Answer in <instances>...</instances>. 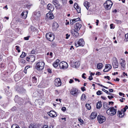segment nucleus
I'll return each instance as SVG.
<instances>
[{
    "instance_id": "20",
    "label": "nucleus",
    "mask_w": 128,
    "mask_h": 128,
    "mask_svg": "<svg viewBox=\"0 0 128 128\" xmlns=\"http://www.w3.org/2000/svg\"><path fill=\"white\" fill-rule=\"evenodd\" d=\"M82 25L81 24L78 22H77L75 25L74 28L77 31L79 30L81 28Z\"/></svg>"
},
{
    "instance_id": "36",
    "label": "nucleus",
    "mask_w": 128,
    "mask_h": 128,
    "mask_svg": "<svg viewBox=\"0 0 128 128\" xmlns=\"http://www.w3.org/2000/svg\"><path fill=\"white\" fill-rule=\"evenodd\" d=\"M19 62L22 64H24L25 63L26 61L23 59L19 58Z\"/></svg>"
},
{
    "instance_id": "19",
    "label": "nucleus",
    "mask_w": 128,
    "mask_h": 128,
    "mask_svg": "<svg viewBox=\"0 0 128 128\" xmlns=\"http://www.w3.org/2000/svg\"><path fill=\"white\" fill-rule=\"evenodd\" d=\"M118 114L119 117L122 118L124 116V112L123 111V109H122L121 111H118Z\"/></svg>"
},
{
    "instance_id": "45",
    "label": "nucleus",
    "mask_w": 128,
    "mask_h": 128,
    "mask_svg": "<svg viewBox=\"0 0 128 128\" xmlns=\"http://www.w3.org/2000/svg\"><path fill=\"white\" fill-rule=\"evenodd\" d=\"M20 100H21V102H20V101L19 102H18V103L20 105H21L22 104L23 102L22 99L21 98H20Z\"/></svg>"
},
{
    "instance_id": "52",
    "label": "nucleus",
    "mask_w": 128,
    "mask_h": 128,
    "mask_svg": "<svg viewBox=\"0 0 128 128\" xmlns=\"http://www.w3.org/2000/svg\"><path fill=\"white\" fill-rule=\"evenodd\" d=\"M78 4L76 3H75L74 4V6L75 8H76L77 7L78 8Z\"/></svg>"
},
{
    "instance_id": "2",
    "label": "nucleus",
    "mask_w": 128,
    "mask_h": 128,
    "mask_svg": "<svg viewBox=\"0 0 128 128\" xmlns=\"http://www.w3.org/2000/svg\"><path fill=\"white\" fill-rule=\"evenodd\" d=\"M113 4V3L110 0H107L104 4V6L106 9L109 10L110 9Z\"/></svg>"
},
{
    "instance_id": "60",
    "label": "nucleus",
    "mask_w": 128,
    "mask_h": 128,
    "mask_svg": "<svg viewBox=\"0 0 128 128\" xmlns=\"http://www.w3.org/2000/svg\"><path fill=\"white\" fill-rule=\"evenodd\" d=\"M109 70H108V69H106V68H105V69L104 70L103 72H108Z\"/></svg>"
},
{
    "instance_id": "4",
    "label": "nucleus",
    "mask_w": 128,
    "mask_h": 128,
    "mask_svg": "<svg viewBox=\"0 0 128 128\" xmlns=\"http://www.w3.org/2000/svg\"><path fill=\"white\" fill-rule=\"evenodd\" d=\"M23 72H18L14 76L15 81H17L20 79L24 76Z\"/></svg>"
},
{
    "instance_id": "14",
    "label": "nucleus",
    "mask_w": 128,
    "mask_h": 128,
    "mask_svg": "<svg viewBox=\"0 0 128 128\" xmlns=\"http://www.w3.org/2000/svg\"><path fill=\"white\" fill-rule=\"evenodd\" d=\"M125 61L124 60L122 59H121L120 60V64L121 66L122 69L124 70L125 69Z\"/></svg>"
},
{
    "instance_id": "18",
    "label": "nucleus",
    "mask_w": 128,
    "mask_h": 128,
    "mask_svg": "<svg viewBox=\"0 0 128 128\" xmlns=\"http://www.w3.org/2000/svg\"><path fill=\"white\" fill-rule=\"evenodd\" d=\"M46 16L47 18L50 19H52L54 17V15L51 12H49L46 14Z\"/></svg>"
},
{
    "instance_id": "47",
    "label": "nucleus",
    "mask_w": 128,
    "mask_h": 128,
    "mask_svg": "<svg viewBox=\"0 0 128 128\" xmlns=\"http://www.w3.org/2000/svg\"><path fill=\"white\" fill-rule=\"evenodd\" d=\"M128 107L127 106H126L124 108V110H123V111H124V112H125L126 111V110L128 109Z\"/></svg>"
},
{
    "instance_id": "13",
    "label": "nucleus",
    "mask_w": 128,
    "mask_h": 128,
    "mask_svg": "<svg viewBox=\"0 0 128 128\" xmlns=\"http://www.w3.org/2000/svg\"><path fill=\"white\" fill-rule=\"evenodd\" d=\"M62 82L59 78L56 79L54 81V84L55 86H59L61 85Z\"/></svg>"
},
{
    "instance_id": "48",
    "label": "nucleus",
    "mask_w": 128,
    "mask_h": 128,
    "mask_svg": "<svg viewBox=\"0 0 128 128\" xmlns=\"http://www.w3.org/2000/svg\"><path fill=\"white\" fill-rule=\"evenodd\" d=\"M64 112L66 110V107H63L61 109Z\"/></svg>"
},
{
    "instance_id": "39",
    "label": "nucleus",
    "mask_w": 128,
    "mask_h": 128,
    "mask_svg": "<svg viewBox=\"0 0 128 128\" xmlns=\"http://www.w3.org/2000/svg\"><path fill=\"white\" fill-rule=\"evenodd\" d=\"M78 120L79 121V122L81 123L80 124L81 125L82 124H84V122L83 121V120L80 118H78Z\"/></svg>"
},
{
    "instance_id": "42",
    "label": "nucleus",
    "mask_w": 128,
    "mask_h": 128,
    "mask_svg": "<svg viewBox=\"0 0 128 128\" xmlns=\"http://www.w3.org/2000/svg\"><path fill=\"white\" fill-rule=\"evenodd\" d=\"M104 108L106 110L108 109L109 108L108 104H104Z\"/></svg>"
},
{
    "instance_id": "33",
    "label": "nucleus",
    "mask_w": 128,
    "mask_h": 128,
    "mask_svg": "<svg viewBox=\"0 0 128 128\" xmlns=\"http://www.w3.org/2000/svg\"><path fill=\"white\" fill-rule=\"evenodd\" d=\"M86 98V97L85 94H82L81 97V99L82 100H85Z\"/></svg>"
},
{
    "instance_id": "38",
    "label": "nucleus",
    "mask_w": 128,
    "mask_h": 128,
    "mask_svg": "<svg viewBox=\"0 0 128 128\" xmlns=\"http://www.w3.org/2000/svg\"><path fill=\"white\" fill-rule=\"evenodd\" d=\"M102 91H104L107 94L109 95H111L112 94L110 92H109L108 90H106L104 88H102Z\"/></svg>"
},
{
    "instance_id": "44",
    "label": "nucleus",
    "mask_w": 128,
    "mask_h": 128,
    "mask_svg": "<svg viewBox=\"0 0 128 128\" xmlns=\"http://www.w3.org/2000/svg\"><path fill=\"white\" fill-rule=\"evenodd\" d=\"M62 4L64 5H65L67 2V0H62Z\"/></svg>"
},
{
    "instance_id": "35",
    "label": "nucleus",
    "mask_w": 128,
    "mask_h": 128,
    "mask_svg": "<svg viewBox=\"0 0 128 128\" xmlns=\"http://www.w3.org/2000/svg\"><path fill=\"white\" fill-rule=\"evenodd\" d=\"M11 128H20L19 126L16 124H13L11 127Z\"/></svg>"
},
{
    "instance_id": "28",
    "label": "nucleus",
    "mask_w": 128,
    "mask_h": 128,
    "mask_svg": "<svg viewBox=\"0 0 128 128\" xmlns=\"http://www.w3.org/2000/svg\"><path fill=\"white\" fill-rule=\"evenodd\" d=\"M102 102H98L97 104L96 107L98 109H100L102 106Z\"/></svg>"
},
{
    "instance_id": "10",
    "label": "nucleus",
    "mask_w": 128,
    "mask_h": 128,
    "mask_svg": "<svg viewBox=\"0 0 128 128\" xmlns=\"http://www.w3.org/2000/svg\"><path fill=\"white\" fill-rule=\"evenodd\" d=\"M52 3L55 6L56 8L57 9H60L62 7V6L60 5V4L57 0H53L52 1Z\"/></svg>"
},
{
    "instance_id": "40",
    "label": "nucleus",
    "mask_w": 128,
    "mask_h": 128,
    "mask_svg": "<svg viewBox=\"0 0 128 128\" xmlns=\"http://www.w3.org/2000/svg\"><path fill=\"white\" fill-rule=\"evenodd\" d=\"M75 9L76 10L78 13H79L80 12V8L79 6H78V8L77 7Z\"/></svg>"
},
{
    "instance_id": "31",
    "label": "nucleus",
    "mask_w": 128,
    "mask_h": 128,
    "mask_svg": "<svg viewBox=\"0 0 128 128\" xmlns=\"http://www.w3.org/2000/svg\"><path fill=\"white\" fill-rule=\"evenodd\" d=\"M33 58L34 59V60L33 61V62L34 61L35 59V58H34V57H32V58L31 57H30V58L27 57L26 58V60L28 61H30V62L31 61L32 62V61H30V60L31 59V58Z\"/></svg>"
},
{
    "instance_id": "58",
    "label": "nucleus",
    "mask_w": 128,
    "mask_h": 128,
    "mask_svg": "<svg viewBox=\"0 0 128 128\" xmlns=\"http://www.w3.org/2000/svg\"><path fill=\"white\" fill-rule=\"evenodd\" d=\"M110 28H111V29L114 28V25L113 24H110Z\"/></svg>"
},
{
    "instance_id": "54",
    "label": "nucleus",
    "mask_w": 128,
    "mask_h": 128,
    "mask_svg": "<svg viewBox=\"0 0 128 128\" xmlns=\"http://www.w3.org/2000/svg\"><path fill=\"white\" fill-rule=\"evenodd\" d=\"M125 38L127 41H128V33L127 34H125Z\"/></svg>"
},
{
    "instance_id": "43",
    "label": "nucleus",
    "mask_w": 128,
    "mask_h": 128,
    "mask_svg": "<svg viewBox=\"0 0 128 128\" xmlns=\"http://www.w3.org/2000/svg\"><path fill=\"white\" fill-rule=\"evenodd\" d=\"M74 22H76L79 21L80 20V18H74L73 19Z\"/></svg>"
},
{
    "instance_id": "29",
    "label": "nucleus",
    "mask_w": 128,
    "mask_h": 128,
    "mask_svg": "<svg viewBox=\"0 0 128 128\" xmlns=\"http://www.w3.org/2000/svg\"><path fill=\"white\" fill-rule=\"evenodd\" d=\"M112 68V66L110 64H106V65L105 68L106 69H108V70H110Z\"/></svg>"
},
{
    "instance_id": "30",
    "label": "nucleus",
    "mask_w": 128,
    "mask_h": 128,
    "mask_svg": "<svg viewBox=\"0 0 128 128\" xmlns=\"http://www.w3.org/2000/svg\"><path fill=\"white\" fill-rule=\"evenodd\" d=\"M102 63H98L97 66V68L98 69H101L102 66Z\"/></svg>"
},
{
    "instance_id": "9",
    "label": "nucleus",
    "mask_w": 128,
    "mask_h": 128,
    "mask_svg": "<svg viewBox=\"0 0 128 128\" xmlns=\"http://www.w3.org/2000/svg\"><path fill=\"white\" fill-rule=\"evenodd\" d=\"M97 119L99 122L102 124L105 121L106 118L104 116L98 115L97 116Z\"/></svg>"
},
{
    "instance_id": "64",
    "label": "nucleus",
    "mask_w": 128,
    "mask_h": 128,
    "mask_svg": "<svg viewBox=\"0 0 128 128\" xmlns=\"http://www.w3.org/2000/svg\"><path fill=\"white\" fill-rule=\"evenodd\" d=\"M42 128H48V126L47 125H45L42 127Z\"/></svg>"
},
{
    "instance_id": "41",
    "label": "nucleus",
    "mask_w": 128,
    "mask_h": 128,
    "mask_svg": "<svg viewBox=\"0 0 128 128\" xmlns=\"http://www.w3.org/2000/svg\"><path fill=\"white\" fill-rule=\"evenodd\" d=\"M16 49L18 50V52H20V50L19 47L18 46H16Z\"/></svg>"
},
{
    "instance_id": "25",
    "label": "nucleus",
    "mask_w": 128,
    "mask_h": 128,
    "mask_svg": "<svg viewBox=\"0 0 128 128\" xmlns=\"http://www.w3.org/2000/svg\"><path fill=\"white\" fill-rule=\"evenodd\" d=\"M28 12L27 11L26 12H24L21 14V15L23 16V18L24 19H25L27 16V14Z\"/></svg>"
},
{
    "instance_id": "57",
    "label": "nucleus",
    "mask_w": 128,
    "mask_h": 128,
    "mask_svg": "<svg viewBox=\"0 0 128 128\" xmlns=\"http://www.w3.org/2000/svg\"><path fill=\"white\" fill-rule=\"evenodd\" d=\"M119 94L120 96H122V95H123V97H124V94L122 93V92H120L119 93Z\"/></svg>"
},
{
    "instance_id": "63",
    "label": "nucleus",
    "mask_w": 128,
    "mask_h": 128,
    "mask_svg": "<svg viewBox=\"0 0 128 128\" xmlns=\"http://www.w3.org/2000/svg\"><path fill=\"white\" fill-rule=\"evenodd\" d=\"M110 76H105L104 77V78H107L108 79V80H110Z\"/></svg>"
},
{
    "instance_id": "56",
    "label": "nucleus",
    "mask_w": 128,
    "mask_h": 128,
    "mask_svg": "<svg viewBox=\"0 0 128 128\" xmlns=\"http://www.w3.org/2000/svg\"><path fill=\"white\" fill-rule=\"evenodd\" d=\"M16 109V108L15 107H14L11 109V110L12 111H14Z\"/></svg>"
},
{
    "instance_id": "49",
    "label": "nucleus",
    "mask_w": 128,
    "mask_h": 128,
    "mask_svg": "<svg viewBox=\"0 0 128 128\" xmlns=\"http://www.w3.org/2000/svg\"><path fill=\"white\" fill-rule=\"evenodd\" d=\"M75 22L74 21V20L73 19L72 20H70V24H71L72 25Z\"/></svg>"
},
{
    "instance_id": "21",
    "label": "nucleus",
    "mask_w": 128,
    "mask_h": 128,
    "mask_svg": "<svg viewBox=\"0 0 128 128\" xmlns=\"http://www.w3.org/2000/svg\"><path fill=\"white\" fill-rule=\"evenodd\" d=\"M97 115V114L96 112H92L90 116V119L92 120L96 118Z\"/></svg>"
},
{
    "instance_id": "50",
    "label": "nucleus",
    "mask_w": 128,
    "mask_h": 128,
    "mask_svg": "<svg viewBox=\"0 0 128 128\" xmlns=\"http://www.w3.org/2000/svg\"><path fill=\"white\" fill-rule=\"evenodd\" d=\"M30 28L31 30L32 31H34L36 30L35 28L33 26H31Z\"/></svg>"
},
{
    "instance_id": "11",
    "label": "nucleus",
    "mask_w": 128,
    "mask_h": 128,
    "mask_svg": "<svg viewBox=\"0 0 128 128\" xmlns=\"http://www.w3.org/2000/svg\"><path fill=\"white\" fill-rule=\"evenodd\" d=\"M80 66V62L79 61L73 62L71 64V66L73 68H78Z\"/></svg>"
},
{
    "instance_id": "5",
    "label": "nucleus",
    "mask_w": 128,
    "mask_h": 128,
    "mask_svg": "<svg viewBox=\"0 0 128 128\" xmlns=\"http://www.w3.org/2000/svg\"><path fill=\"white\" fill-rule=\"evenodd\" d=\"M85 43L82 38L79 39L78 41H76L75 42V46L77 47L80 46H83L84 45Z\"/></svg>"
},
{
    "instance_id": "8",
    "label": "nucleus",
    "mask_w": 128,
    "mask_h": 128,
    "mask_svg": "<svg viewBox=\"0 0 128 128\" xmlns=\"http://www.w3.org/2000/svg\"><path fill=\"white\" fill-rule=\"evenodd\" d=\"M112 63L114 68H116L118 67L119 64L118 60L116 58H114L112 59Z\"/></svg>"
},
{
    "instance_id": "6",
    "label": "nucleus",
    "mask_w": 128,
    "mask_h": 128,
    "mask_svg": "<svg viewBox=\"0 0 128 128\" xmlns=\"http://www.w3.org/2000/svg\"><path fill=\"white\" fill-rule=\"evenodd\" d=\"M46 36L47 39L51 42L54 39V35L51 33L49 32L47 33Z\"/></svg>"
},
{
    "instance_id": "37",
    "label": "nucleus",
    "mask_w": 128,
    "mask_h": 128,
    "mask_svg": "<svg viewBox=\"0 0 128 128\" xmlns=\"http://www.w3.org/2000/svg\"><path fill=\"white\" fill-rule=\"evenodd\" d=\"M86 107L89 110H90L91 108V106L89 104H86Z\"/></svg>"
},
{
    "instance_id": "51",
    "label": "nucleus",
    "mask_w": 128,
    "mask_h": 128,
    "mask_svg": "<svg viewBox=\"0 0 128 128\" xmlns=\"http://www.w3.org/2000/svg\"><path fill=\"white\" fill-rule=\"evenodd\" d=\"M78 4L76 3H75L74 4V6L75 8H76L77 7L78 8Z\"/></svg>"
},
{
    "instance_id": "34",
    "label": "nucleus",
    "mask_w": 128,
    "mask_h": 128,
    "mask_svg": "<svg viewBox=\"0 0 128 128\" xmlns=\"http://www.w3.org/2000/svg\"><path fill=\"white\" fill-rule=\"evenodd\" d=\"M26 53L24 52H22V54L20 56V57L22 58H24L26 56Z\"/></svg>"
},
{
    "instance_id": "15",
    "label": "nucleus",
    "mask_w": 128,
    "mask_h": 128,
    "mask_svg": "<svg viewBox=\"0 0 128 128\" xmlns=\"http://www.w3.org/2000/svg\"><path fill=\"white\" fill-rule=\"evenodd\" d=\"M34 17L35 19L38 20L40 16V12L39 11H36L34 12Z\"/></svg>"
},
{
    "instance_id": "55",
    "label": "nucleus",
    "mask_w": 128,
    "mask_h": 128,
    "mask_svg": "<svg viewBox=\"0 0 128 128\" xmlns=\"http://www.w3.org/2000/svg\"><path fill=\"white\" fill-rule=\"evenodd\" d=\"M66 39H68V38L70 36V35L69 34H66Z\"/></svg>"
},
{
    "instance_id": "3",
    "label": "nucleus",
    "mask_w": 128,
    "mask_h": 128,
    "mask_svg": "<svg viewBox=\"0 0 128 128\" xmlns=\"http://www.w3.org/2000/svg\"><path fill=\"white\" fill-rule=\"evenodd\" d=\"M108 115L112 116L115 114L116 113V110L114 107L110 108L108 109L106 112Z\"/></svg>"
},
{
    "instance_id": "53",
    "label": "nucleus",
    "mask_w": 128,
    "mask_h": 128,
    "mask_svg": "<svg viewBox=\"0 0 128 128\" xmlns=\"http://www.w3.org/2000/svg\"><path fill=\"white\" fill-rule=\"evenodd\" d=\"M115 22L117 24H120L122 23V21L121 20H115Z\"/></svg>"
},
{
    "instance_id": "24",
    "label": "nucleus",
    "mask_w": 128,
    "mask_h": 128,
    "mask_svg": "<svg viewBox=\"0 0 128 128\" xmlns=\"http://www.w3.org/2000/svg\"><path fill=\"white\" fill-rule=\"evenodd\" d=\"M58 26V24L56 22H54L52 24V28L54 30H55L57 28Z\"/></svg>"
},
{
    "instance_id": "12",
    "label": "nucleus",
    "mask_w": 128,
    "mask_h": 128,
    "mask_svg": "<svg viewBox=\"0 0 128 128\" xmlns=\"http://www.w3.org/2000/svg\"><path fill=\"white\" fill-rule=\"evenodd\" d=\"M78 90L75 88H72L70 90V93L72 95L76 96L78 95Z\"/></svg>"
},
{
    "instance_id": "46",
    "label": "nucleus",
    "mask_w": 128,
    "mask_h": 128,
    "mask_svg": "<svg viewBox=\"0 0 128 128\" xmlns=\"http://www.w3.org/2000/svg\"><path fill=\"white\" fill-rule=\"evenodd\" d=\"M102 92L100 90H98L96 92V94L98 95H100L102 94Z\"/></svg>"
},
{
    "instance_id": "27",
    "label": "nucleus",
    "mask_w": 128,
    "mask_h": 128,
    "mask_svg": "<svg viewBox=\"0 0 128 128\" xmlns=\"http://www.w3.org/2000/svg\"><path fill=\"white\" fill-rule=\"evenodd\" d=\"M29 128H39L35 124H31L29 127Z\"/></svg>"
},
{
    "instance_id": "23",
    "label": "nucleus",
    "mask_w": 128,
    "mask_h": 128,
    "mask_svg": "<svg viewBox=\"0 0 128 128\" xmlns=\"http://www.w3.org/2000/svg\"><path fill=\"white\" fill-rule=\"evenodd\" d=\"M60 62V60H57L52 65L54 67L56 68L58 66V65L59 62Z\"/></svg>"
},
{
    "instance_id": "22",
    "label": "nucleus",
    "mask_w": 128,
    "mask_h": 128,
    "mask_svg": "<svg viewBox=\"0 0 128 128\" xmlns=\"http://www.w3.org/2000/svg\"><path fill=\"white\" fill-rule=\"evenodd\" d=\"M47 8L48 9L51 11H53L54 9V6L50 4H49L48 5Z\"/></svg>"
},
{
    "instance_id": "32",
    "label": "nucleus",
    "mask_w": 128,
    "mask_h": 128,
    "mask_svg": "<svg viewBox=\"0 0 128 128\" xmlns=\"http://www.w3.org/2000/svg\"><path fill=\"white\" fill-rule=\"evenodd\" d=\"M32 82L33 83H36L37 82V79L35 76H33L32 78Z\"/></svg>"
},
{
    "instance_id": "16",
    "label": "nucleus",
    "mask_w": 128,
    "mask_h": 128,
    "mask_svg": "<svg viewBox=\"0 0 128 128\" xmlns=\"http://www.w3.org/2000/svg\"><path fill=\"white\" fill-rule=\"evenodd\" d=\"M48 113L50 116L53 118L56 117L57 116L56 112L53 110L50 111Z\"/></svg>"
},
{
    "instance_id": "7",
    "label": "nucleus",
    "mask_w": 128,
    "mask_h": 128,
    "mask_svg": "<svg viewBox=\"0 0 128 128\" xmlns=\"http://www.w3.org/2000/svg\"><path fill=\"white\" fill-rule=\"evenodd\" d=\"M59 66L60 69H65L68 68V65L66 62L63 61L60 62Z\"/></svg>"
},
{
    "instance_id": "1",
    "label": "nucleus",
    "mask_w": 128,
    "mask_h": 128,
    "mask_svg": "<svg viewBox=\"0 0 128 128\" xmlns=\"http://www.w3.org/2000/svg\"><path fill=\"white\" fill-rule=\"evenodd\" d=\"M45 63L42 61H40L36 64L35 68L36 69L39 70H41L44 68Z\"/></svg>"
},
{
    "instance_id": "17",
    "label": "nucleus",
    "mask_w": 128,
    "mask_h": 128,
    "mask_svg": "<svg viewBox=\"0 0 128 128\" xmlns=\"http://www.w3.org/2000/svg\"><path fill=\"white\" fill-rule=\"evenodd\" d=\"M71 33L73 36L76 38L78 37L79 36L78 33L74 29H72L71 30Z\"/></svg>"
},
{
    "instance_id": "59",
    "label": "nucleus",
    "mask_w": 128,
    "mask_h": 128,
    "mask_svg": "<svg viewBox=\"0 0 128 128\" xmlns=\"http://www.w3.org/2000/svg\"><path fill=\"white\" fill-rule=\"evenodd\" d=\"M29 36H28L26 37H25L24 38L25 40H28L29 39Z\"/></svg>"
},
{
    "instance_id": "62",
    "label": "nucleus",
    "mask_w": 128,
    "mask_h": 128,
    "mask_svg": "<svg viewBox=\"0 0 128 128\" xmlns=\"http://www.w3.org/2000/svg\"><path fill=\"white\" fill-rule=\"evenodd\" d=\"M125 99L124 98H122L121 99H120V102H124L123 100H124Z\"/></svg>"
},
{
    "instance_id": "61",
    "label": "nucleus",
    "mask_w": 128,
    "mask_h": 128,
    "mask_svg": "<svg viewBox=\"0 0 128 128\" xmlns=\"http://www.w3.org/2000/svg\"><path fill=\"white\" fill-rule=\"evenodd\" d=\"M74 82L73 80L72 79H70L69 81V83L70 84H71L73 83Z\"/></svg>"
},
{
    "instance_id": "26",
    "label": "nucleus",
    "mask_w": 128,
    "mask_h": 128,
    "mask_svg": "<svg viewBox=\"0 0 128 128\" xmlns=\"http://www.w3.org/2000/svg\"><path fill=\"white\" fill-rule=\"evenodd\" d=\"M84 4L87 9L88 10L89 7V3L87 2H86L84 3Z\"/></svg>"
}]
</instances>
